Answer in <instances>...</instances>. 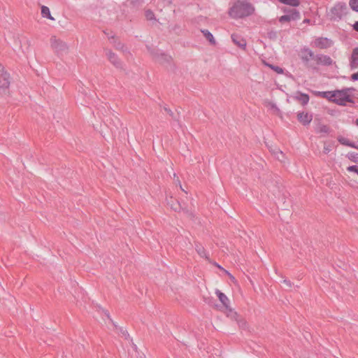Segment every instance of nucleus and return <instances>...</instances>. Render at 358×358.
I'll return each mask as SVG.
<instances>
[{"label": "nucleus", "mask_w": 358, "mask_h": 358, "mask_svg": "<svg viewBox=\"0 0 358 358\" xmlns=\"http://www.w3.org/2000/svg\"><path fill=\"white\" fill-rule=\"evenodd\" d=\"M255 12L252 3L247 1H236L230 8L229 14L234 19L243 18L251 15Z\"/></svg>", "instance_id": "f257e3e1"}, {"label": "nucleus", "mask_w": 358, "mask_h": 358, "mask_svg": "<svg viewBox=\"0 0 358 358\" xmlns=\"http://www.w3.org/2000/svg\"><path fill=\"white\" fill-rule=\"evenodd\" d=\"M355 89L353 87L343 88L340 90L334 91V94H331V97H334L333 102L340 106H345L347 102L355 103L351 95L350 92L355 91Z\"/></svg>", "instance_id": "f03ea898"}, {"label": "nucleus", "mask_w": 358, "mask_h": 358, "mask_svg": "<svg viewBox=\"0 0 358 358\" xmlns=\"http://www.w3.org/2000/svg\"><path fill=\"white\" fill-rule=\"evenodd\" d=\"M299 57L307 69L318 71L319 69L315 67V53L310 48L306 47L301 48L299 52Z\"/></svg>", "instance_id": "7ed1b4c3"}, {"label": "nucleus", "mask_w": 358, "mask_h": 358, "mask_svg": "<svg viewBox=\"0 0 358 358\" xmlns=\"http://www.w3.org/2000/svg\"><path fill=\"white\" fill-rule=\"evenodd\" d=\"M348 13V6L346 3L343 2L338 3L331 9V17L335 20H341V18Z\"/></svg>", "instance_id": "20e7f679"}, {"label": "nucleus", "mask_w": 358, "mask_h": 358, "mask_svg": "<svg viewBox=\"0 0 358 358\" xmlns=\"http://www.w3.org/2000/svg\"><path fill=\"white\" fill-rule=\"evenodd\" d=\"M50 44L52 48L57 55L66 54L68 52L69 47L66 43L56 36H52L50 38Z\"/></svg>", "instance_id": "39448f33"}, {"label": "nucleus", "mask_w": 358, "mask_h": 358, "mask_svg": "<svg viewBox=\"0 0 358 358\" xmlns=\"http://www.w3.org/2000/svg\"><path fill=\"white\" fill-rule=\"evenodd\" d=\"M284 13H287V15H282L279 18V22L281 23L285 22H290L291 20H297L301 17L300 13L296 9H290L285 8L282 9Z\"/></svg>", "instance_id": "423d86ee"}, {"label": "nucleus", "mask_w": 358, "mask_h": 358, "mask_svg": "<svg viewBox=\"0 0 358 358\" xmlns=\"http://www.w3.org/2000/svg\"><path fill=\"white\" fill-rule=\"evenodd\" d=\"M315 62L316 68H318V66L320 65L329 66L335 64L329 56L324 54H315Z\"/></svg>", "instance_id": "0eeeda50"}, {"label": "nucleus", "mask_w": 358, "mask_h": 358, "mask_svg": "<svg viewBox=\"0 0 358 358\" xmlns=\"http://www.w3.org/2000/svg\"><path fill=\"white\" fill-rule=\"evenodd\" d=\"M313 45L320 49H327L333 45V41L326 37H318L314 41Z\"/></svg>", "instance_id": "6e6552de"}, {"label": "nucleus", "mask_w": 358, "mask_h": 358, "mask_svg": "<svg viewBox=\"0 0 358 358\" xmlns=\"http://www.w3.org/2000/svg\"><path fill=\"white\" fill-rule=\"evenodd\" d=\"M106 55L110 62L116 68L122 69V63L116 54L110 50H106Z\"/></svg>", "instance_id": "1a4fd4ad"}, {"label": "nucleus", "mask_w": 358, "mask_h": 358, "mask_svg": "<svg viewBox=\"0 0 358 358\" xmlns=\"http://www.w3.org/2000/svg\"><path fill=\"white\" fill-rule=\"evenodd\" d=\"M9 74L4 71L3 67L0 64V89H7L10 85Z\"/></svg>", "instance_id": "9d476101"}, {"label": "nucleus", "mask_w": 358, "mask_h": 358, "mask_svg": "<svg viewBox=\"0 0 358 358\" xmlns=\"http://www.w3.org/2000/svg\"><path fill=\"white\" fill-rule=\"evenodd\" d=\"M297 120L303 126H307L311 122L313 115L308 113L299 112L297 113Z\"/></svg>", "instance_id": "9b49d317"}, {"label": "nucleus", "mask_w": 358, "mask_h": 358, "mask_svg": "<svg viewBox=\"0 0 358 358\" xmlns=\"http://www.w3.org/2000/svg\"><path fill=\"white\" fill-rule=\"evenodd\" d=\"M232 41L238 47L245 50L246 47V41L240 35L237 34H232L231 36Z\"/></svg>", "instance_id": "f8f14e48"}, {"label": "nucleus", "mask_w": 358, "mask_h": 358, "mask_svg": "<svg viewBox=\"0 0 358 358\" xmlns=\"http://www.w3.org/2000/svg\"><path fill=\"white\" fill-rule=\"evenodd\" d=\"M350 66L351 69H358V47L352 50L350 58Z\"/></svg>", "instance_id": "ddd939ff"}, {"label": "nucleus", "mask_w": 358, "mask_h": 358, "mask_svg": "<svg viewBox=\"0 0 358 358\" xmlns=\"http://www.w3.org/2000/svg\"><path fill=\"white\" fill-rule=\"evenodd\" d=\"M294 98L299 101L303 106H306L308 104L310 97L308 94L302 93L301 92H296V95L294 96Z\"/></svg>", "instance_id": "4468645a"}, {"label": "nucleus", "mask_w": 358, "mask_h": 358, "mask_svg": "<svg viewBox=\"0 0 358 358\" xmlns=\"http://www.w3.org/2000/svg\"><path fill=\"white\" fill-rule=\"evenodd\" d=\"M167 204L173 209L174 211H180L182 209L181 205L180 202L173 197L171 196L170 198L166 199Z\"/></svg>", "instance_id": "2eb2a0df"}, {"label": "nucleus", "mask_w": 358, "mask_h": 358, "mask_svg": "<svg viewBox=\"0 0 358 358\" xmlns=\"http://www.w3.org/2000/svg\"><path fill=\"white\" fill-rule=\"evenodd\" d=\"M195 250L196 251V252L201 257L205 258L206 259L209 260V256H208V253L206 252L205 248L201 243H195Z\"/></svg>", "instance_id": "dca6fc26"}, {"label": "nucleus", "mask_w": 358, "mask_h": 358, "mask_svg": "<svg viewBox=\"0 0 358 358\" xmlns=\"http://www.w3.org/2000/svg\"><path fill=\"white\" fill-rule=\"evenodd\" d=\"M216 294L219 299V300L221 301V303H222V305L227 308L228 309L229 307V299H228V297L224 294L222 293V292H220V290L217 289L216 290Z\"/></svg>", "instance_id": "f3484780"}, {"label": "nucleus", "mask_w": 358, "mask_h": 358, "mask_svg": "<svg viewBox=\"0 0 358 358\" xmlns=\"http://www.w3.org/2000/svg\"><path fill=\"white\" fill-rule=\"evenodd\" d=\"M155 59L160 64L169 63L171 57L164 53H157L155 55Z\"/></svg>", "instance_id": "a211bd4d"}, {"label": "nucleus", "mask_w": 358, "mask_h": 358, "mask_svg": "<svg viewBox=\"0 0 358 358\" xmlns=\"http://www.w3.org/2000/svg\"><path fill=\"white\" fill-rule=\"evenodd\" d=\"M330 131L329 127L327 125L318 124L315 127V131L320 134H328Z\"/></svg>", "instance_id": "6ab92c4d"}, {"label": "nucleus", "mask_w": 358, "mask_h": 358, "mask_svg": "<svg viewBox=\"0 0 358 358\" xmlns=\"http://www.w3.org/2000/svg\"><path fill=\"white\" fill-rule=\"evenodd\" d=\"M280 3L292 7H297L300 5L299 0H278Z\"/></svg>", "instance_id": "aec40b11"}, {"label": "nucleus", "mask_w": 358, "mask_h": 358, "mask_svg": "<svg viewBox=\"0 0 358 358\" xmlns=\"http://www.w3.org/2000/svg\"><path fill=\"white\" fill-rule=\"evenodd\" d=\"M203 34L206 38L213 45L215 44V41L214 39V37L213 34L207 29H204L201 31Z\"/></svg>", "instance_id": "412c9836"}, {"label": "nucleus", "mask_w": 358, "mask_h": 358, "mask_svg": "<svg viewBox=\"0 0 358 358\" xmlns=\"http://www.w3.org/2000/svg\"><path fill=\"white\" fill-rule=\"evenodd\" d=\"M41 14L43 17H47L52 20H54V18L51 16L49 8L45 6H43L41 7Z\"/></svg>", "instance_id": "4be33fe9"}, {"label": "nucleus", "mask_w": 358, "mask_h": 358, "mask_svg": "<svg viewBox=\"0 0 358 358\" xmlns=\"http://www.w3.org/2000/svg\"><path fill=\"white\" fill-rule=\"evenodd\" d=\"M334 94V91L333 92H318V94L322 97V98H324V99H329V101H333V99H334V97H331V94Z\"/></svg>", "instance_id": "5701e85b"}, {"label": "nucleus", "mask_w": 358, "mask_h": 358, "mask_svg": "<svg viewBox=\"0 0 358 358\" xmlns=\"http://www.w3.org/2000/svg\"><path fill=\"white\" fill-rule=\"evenodd\" d=\"M347 157L352 162L357 163L358 162V153L354 152H350L347 155Z\"/></svg>", "instance_id": "b1692460"}, {"label": "nucleus", "mask_w": 358, "mask_h": 358, "mask_svg": "<svg viewBox=\"0 0 358 358\" xmlns=\"http://www.w3.org/2000/svg\"><path fill=\"white\" fill-rule=\"evenodd\" d=\"M349 6L352 10L358 13V0H350Z\"/></svg>", "instance_id": "393cba45"}, {"label": "nucleus", "mask_w": 358, "mask_h": 358, "mask_svg": "<svg viewBox=\"0 0 358 358\" xmlns=\"http://www.w3.org/2000/svg\"><path fill=\"white\" fill-rule=\"evenodd\" d=\"M267 36L269 39L275 41L278 38V32L274 30H271L268 31Z\"/></svg>", "instance_id": "a878e982"}, {"label": "nucleus", "mask_w": 358, "mask_h": 358, "mask_svg": "<svg viewBox=\"0 0 358 358\" xmlns=\"http://www.w3.org/2000/svg\"><path fill=\"white\" fill-rule=\"evenodd\" d=\"M266 65L279 74L283 73V69L280 66H274L273 64H266Z\"/></svg>", "instance_id": "bb28decb"}, {"label": "nucleus", "mask_w": 358, "mask_h": 358, "mask_svg": "<svg viewBox=\"0 0 358 358\" xmlns=\"http://www.w3.org/2000/svg\"><path fill=\"white\" fill-rule=\"evenodd\" d=\"M108 38L109 39L111 38L113 40V43H114V46L117 50H122L124 48V45L122 44L120 42L116 43V40L113 36H108Z\"/></svg>", "instance_id": "cd10ccee"}, {"label": "nucleus", "mask_w": 358, "mask_h": 358, "mask_svg": "<svg viewBox=\"0 0 358 358\" xmlns=\"http://www.w3.org/2000/svg\"><path fill=\"white\" fill-rule=\"evenodd\" d=\"M145 16L148 20H152L155 19V14L151 10H147L145 13Z\"/></svg>", "instance_id": "c85d7f7f"}, {"label": "nucleus", "mask_w": 358, "mask_h": 358, "mask_svg": "<svg viewBox=\"0 0 358 358\" xmlns=\"http://www.w3.org/2000/svg\"><path fill=\"white\" fill-rule=\"evenodd\" d=\"M338 141L341 144L346 145V146H348L349 143H350V141L348 138L343 137V136L338 137Z\"/></svg>", "instance_id": "c756f323"}, {"label": "nucleus", "mask_w": 358, "mask_h": 358, "mask_svg": "<svg viewBox=\"0 0 358 358\" xmlns=\"http://www.w3.org/2000/svg\"><path fill=\"white\" fill-rule=\"evenodd\" d=\"M164 110L174 120L178 121V118L174 115L173 112L169 108L164 106Z\"/></svg>", "instance_id": "7c9ffc66"}, {"label": "nucleus", "mask_w": 358, "mask_h": 358, "mask_svg": "<svg viewBox=\"0 0 358 358\" xmlns=\"http://www.w3.org/2000/svg\"><path fill=\"white\" fill-rule=\"evenodd\" d=\"M349 172H355L358 175V166L356 165L350 166L347 168Z\"/></svg>", "instance_id": "2f4dec72"}, {"label": "nucleus", "mask_w": 358, "mask_h": 358, "mask_svg": "<svg viewBox=\"0 0 358 358\" xmlns=\"http://www.w3.org/2000/svg\"><path fill=\"white\" fill-rule=\"evenodd\" d=\"M282 283L288 288L292 287V282L289 280L285 279L282 280Z\"/></svg>", "instance_id": "473e14b6"}, {"label": "nucleus", "mask_w": 358, "mask_h": 358, "mask_svg": "<svg viewBox=\"0 0 358 358\" xmlns=\"http://www.w3.org/2000/svg\"><path fill=\"white\" fill-rule=\"evenodd\" d=\"M238 324L241 327H245L246 326V322L244 320H238L236 319Z\"/></svg>", "instance_id": "72a5a7b5"}, {"label": "nucleus", "mask_w": 358, "mask_h": 358, "mask_svg": "<svg viewBox=\"0 0 358 358\" xmlns=\"http://www.w3.org/2000/svg\"><path fill=\"white\" fill-rule=\"evenodd\" d=\"M351 80L354 81L358 80V71L351 75Z\"/></svg>", "instance_id": "f704fd0d"}, {"label": "nucleus", "mask_w": 358, "mask_h": 358, "mask_svg": "<svg viewBox=\"0 0 358 358\" xmlns=\"http://www.w3.org/2000/svg\"><path fill=\"white\" fill-rule=\"evenodd\" d=\"M353 29L358 32V21H356L352 25Z\"/></svg>", "instance_id": "c9c22d12"}, {"label": "nucleus", "mask_w": 358, "mask_h": 358, "mask_svg": "<svg viewBox=\"0 0 358 358\" xmlns=\"http://www.w3.org/2000/svg\"><path fill=\"white\" fill-rule=\"evenodd\" d=\"M348 147L353 148H355V149H358V146H357L354 142H351V141L349 143Z\"/></svg>", "instance_id": "e433bc0d"}, {"label": "nucleus", "mask_w": 358, "mask_h": 358, "mask_svg": "<svg viewBox=\"0 0 358 358\" xmlns=\"http://www.w3.org/2000/svg\"><path fill=\"white\" fill-rule=\"evenodd\" d=\"M104 314L113 323V320L110 317V314L107 310L104 311Z\"/></svg>", "instance_id": "4c0bfd02"}, {"label": "nucleus", "mask_w": 358, "mask_h": 358, "mask_svg": "<svg viewBox=\"0 0 358 358\" xmlns=\"http://www.w3.org/2000/svg\"><path fill=\"white\" fill-rule=\"evenodd\" d=\"M121 331L122 333L123 334V335L127 338V336H129V334L127 331L125 330H123V329H121Z\"/></svg>", "instance_id": "58836bf2"}, {"label": "nucleus", "mask_w": 358, "mask_h": 358, "mask_svg": "<svg viewBox=\"0 0 358 358\" xmlns=\"http://www.w3.org/2000/svg\"><path fill=\"white\" fill-rule=\"evenodd\" d=\"M355 124L358 126V118L356 120Z\"/></svg>", "instance_id": "ea45409f"}, {"label": "nucleus", "mask_w": 358, "mask_h": 358, "mask_svg": "<svg viewBox=\"0 0 358 358\" xmlns=\"http://www.w3.org/2000/svg\"><path fill=\"white\" fill-rule=\"evenodd\" d=\"M309 22V20H308V19H306V20H304V22Z\"/></svg>", "instance_id": "a19ab883"}, {"label": "nucleus", "mask_w": 358, "mask_h": 358, "mask_svg": "<svg viewBox=\"0 0 358 358\" xmlns=\"http://www.w3.org/2000/svg\"><path fill=\"white\" fill-rule=\"evenodd\" d=\"M215 264L217 267L221 268V267L220 266V265H218L217 264H216V263H215Z\"/></svg>", "instance_id": "79ce46f5"}, {"label": "nucleus", "mask_w": 358, "mask_h": 358, "mask_svg": "<svg viewBox=\"0 0 358 358\" xmlns=\"http://www.w3.org/2000/svg\"><path fill=\"white\" fill-rule=\"evenodd\" d=\"M357 164H358V162H357Z\"/></svg>", "instance_id": "37998d69"}]
</instances>
